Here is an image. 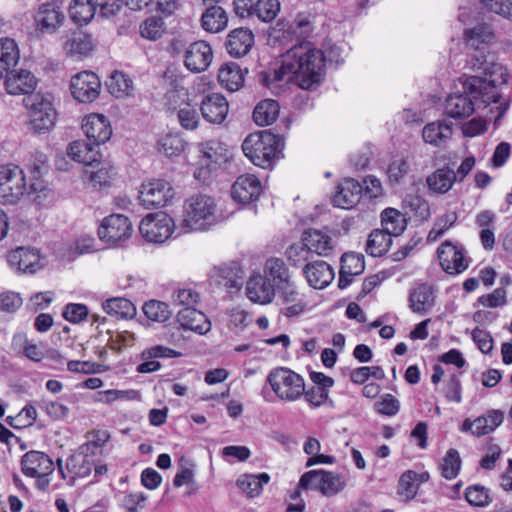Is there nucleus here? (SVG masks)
Here are the masks:
<instances>
[{"instance_id": "obj_8", "label": "nucleus", "mask_w": 512, "mask_h": 512, "mask_svg": "<svg viewBox=\"0 0 512 512\" xmlns=\"http://www.w3.org/2000/svg\"><path fill=\"white\" fill-rule=\"evenodd\" d=\"M171 184L163 179H152L141 185L139 200L147 209L164 207L174 197Z\"/></svg>"}, {"instance_id": "obj_29", "label": "nucleus", "mask_w": 512, "mask_h": 512, "mask_svg": "<svg viewBox=\"0 0 512 512\" xmlns=\"http://www.w3.org/2000/svg\"><path fill=\"white\" fill-rule=\"evenodd\" d=\"M453 129L450 122L437 120L426 124L422 130L424 142L441 147L452 137Z\"/></svg>"}, {"instance_id": "obj_7", "label": "nucleus", "mask_w": 512, "mask_h": 512, "mask_svg": "<svg viewBox=\"0 0 512 512\" xmlns=\"http://www.w3.org/2000/svg\"><path fill=\"white\" fill-rule=\"evenodd\" d=\"M345 485L341 475L324 470L308 471L299 481L300 488L319 490L325 496L337 494L344 489Z\"/></svg>"}, {"instance_id": "obj_14", "label": "nucleus", "mask_w": 512, "mask_h": 512, "mask_svg": "<svg viewBox=\"0 0 512 512\" xmlns=\"http://www.w3.org/2000/svg\"><path fill=\"white\" fill-rule=\"evenodd\" d=\"M82 129L89 140L99 145L108 141L112 135V129L108 119L102 114H89L83 119Z\"/></svg>"}, {"instance_id": "obj_38", "label": "nucleus", "mask_w": 512, "mask_h": 512, "mask_svg": "<svg viewBox=\"0 0 512 512\" xmlns=\"http://www.w3.org/2000/svg\"><path fill=\"white\" fill-rule=\"evenodd\" d=\"M200 152L202 153L201 162L209 163L215 167L228 160V150L222 143L216 140L202 143L200 145Z\"/></svg>"}, {"instance_id": "obj_59", "label": "nucleus", "mask_w": 512, "mask_h": 512, "mask_svg": "<svg viewBox=\"0 0 512 512\" xmlns=\"http://www.w3.org/2000/svg\"><path fill=\"white\" fill-rule=\"evenodd\" d=\"M487 11L512 20V0H480Z\"/></svg>"}, {"instance_id": "obj_60", "label": "nucleus", "mask_w": 512, "mask_h": 512, "mask_svg": "<svg viewBox=\"0 0 512 512\" xmlns=\"http://www.w3.org/2000/svg\"><path fill=\"white\" fill-rule=\"evenodd\" d=\"M270 36L280 43H286L295 39V31L291 23L279 20L275 26L272 27Z\"/></svg>"}, {"instance_id": "obj_25", "label": "nucleus", "mask_w": 512, "mask_h": 512, "mask_svg": "<svg viewBox=\"0 0 512 512\" xmlns=\"http://www.w3.org/2000/svg\"><path fill=\"white\" fill-rule=\"evenodd\" d=\"M61 5L55 3H44L40 6L35 21L37 27L43 33H52L62 23Z\"/></svg>"}, {"instance_id": "obj_9", "label": "nucleus", "mask_w": 512, "mask_h": 512, "mask_svg": "<svg viewBox=\"0 0 512 512\" xmlns=\"http://www.w3.org/2000/svg\"><path fill=\"white\" fill-rule=\"evenodd\" d=\"M131 235L132 223L122 214H111L105 217L98 228L100 240L111 245L126 241Z\"/></svg>"}, {"instance_id": "obj_26", "label": "nucleus", "mask_w": 512, "mask_h": 512, "mask_svg": "<svg viewBox=\"0 0 512 512\" xmlns=\"http://www.w3.org/2000/svg\"><path fill=\"white\" fill-rule=\"evenodd\" d=\"M246 13L236 14L241 18L256 17L261 22H272L280 12V2L278 0H250Z\"/></svg>"}, {"instance_id": "obj_24", "label": "nucleus", "mask_w": 512, "mask_h": 512, "mask_svg": "<svg viewBox=\"0 0 512 512\" xmlns=\"http://www.w3.org/2000/svg\"><path fill=\"white\" fill-rule=\"evenodd\" d=\"M253 44L254 34L252 31L247 28H237L228 34L226 49L231 56L240 58L251 50Z\"/></svg>"}, {"instance_id": "obj_39", "label": "nucleus", "mask_w": 512, "mask_h": 512, "mask_svg": "<svg viewBox=\"0 0 512 512\" xmlns=\"http://www.w3.org/2000/svg\"><path fill=\"white\" fill-rule=\"evenodd\" d=\"M19 50L16 42L11 38L0 39V78L19 60Z\"/></svg>"}, {"instance_id": "obj_45", "label": "nucleus", "mask_w": 512, "mask_h": 512, "mask_svg": "<svg viewBox=\"0 0 512 512\" xmlns=\"http://www.w3.org/2000/svg\"><path fill=\"white\" fill-rule=\"evenodd\" d=\"M173 485L177 488L186 485L189 487L188 495L193 494L197 489L195 486L194 464L184 457L180 459V467L173 479Z\"/></svg>"}, {"instance_id": "obj_64", "label": "nucleus", "mask_w": 512, "mask_h": 512, "mask_svg": "<svg viewBox=\"0 0 512 512\" xmlns=\"http://www.w3.org/2000/svg\"><path fill=\"white\" fill-rule=\"evenodd\" d=\"M178 120L180 125L186 130H194L199 124L198 113L188 105L178 110Z\"/></svg>"}, {"instance_id": "obj_55", "label": "nucleus", "mask_w": 512, "mask_h": 512, "mask_svg": "<svg viewBox=\"0 0 512 512\" xmlns=\"http://www.w3.org/2000/svg\"><path fill=\"white\" fill-rule=\"evenodd\" d=\"M341 269L343 273L350 276L361 274L365 269L363 256L355 253L343 254L341 257Z\"/></svg>"}, {"instance_id": "obj_40", "label": "nucleus", "mask_w": 512, "mask_h": 512, "mask_svg": "<svg viewBox=\"0 0 512 512\" xmlns=\"http://www.w3.org/2000/svg\"><path fill=\"white\" fill-rule=\"evenodd\" d=\"M279 104L272 99H265L257 104L253 111V119L259 126L272 124L279 115Z\"/></svg>"}, {"instance_id": "obj_6", "label": "nucleus", "mask_w": 512, "mask_h": 512, "mask_svg": "<svg viewBox=\"0 0 512 512\" xmlns=\"http://www.w3.org/2000/svg\"><path fill=\"white\" fill-rule=\"evenodd\" d=\"M24 171L16 165L0 166V199L4 204H16L26 194Z\"/></svg>"}, {"instance_id": "obj_34", "label": "nucleus", "mask_w": 512, "mask_h": 512, "mask_svg": "<svg viewBox=\"0 0 512 512\" xmlns=\"http://www.w3.org/2000/svg\"><path fill=\"white\" fill-rule=\"evenodd\" d=\"M218 80L225 89L234 92L243 86L244 75L237 63L229 62L219 69Z\"/></svg>"}, {"instance_id": "obj_15", "label": "nucleus", "mask_w": 512, "mask_h": 512, "mask_svg": "<svg viewBox=\"0 0 512 512\" xmlns=\"http://www.w3.org/2000/svg\"><path fill=\"white\" fill-rule=\"evenodd\" d=\"M437 253L442 268L450 274L460 273L468 266L462 249L450 241H445Z\"/></svg>"}, {"instance_id": "obj_22", "label": "nucleus", "mask_w": 512, "mask_h": 512, "mask_svg": "<svg viewBox=\"0 0 512 512\" xmlns=\"http://www.w3.org/2000/svg\"><path fill=\"white\" fill-rule=\"evenodd\" d=\"M304 275L310 286L316 289H323L334 279V270L325 261L309 262L303 268Z\"/></svg>"}, {"instance_id": "obj_63", "label": "nucleus", "mask_w": 512, "mask_h": 512, "mask_svg": "<svg viewBox=\"0 0 512 512\" xmlns=\"http://www.w3.org/2000/svg\"><path fill=\"white\" fill-rule=\"evenodd\" d=\"M199 294L193 289H177L173 293V301L177 305L184 307H194L199 302Z\"/></svg>"}, {"instance_id": "obj_17", "label": "nucleus", "mask_w": 512, "mask_h": 512, "mask_svg": "<svg viewBox=\"0 0 512 512\" xmlns=\"http://www.w3.org/2000/svg\"><path fill=\"white\" fill-rule=\"evenodd\" d=\"M200 110L206 121L220 124L227 117L229 104L223 95L212 93L203 98Z\"/></svg>"}, {"instance_id": "obj_3", "label": "nucleus", "mask_w": 512, "mask_h": 512, "mask_svg": "<svg viewBox=\"0 0 512 512\" xmlns=\"http://www.w3.org/2000/svg\"><path fill=\"white\" fill-rule=\"evenodd\" d=\"M283 142L281 138L269 131L250 134L242 143V150L251 162L262 168L271 167L279 158Z\"/></svg>"}, {"instance_id": "obj_23", "label": "nucleus", "mask_w": 512, "mask_h": 512, "mask_svg": "<svg viewBox=\"0 0 512 512\" xmlns=\"http://www.w3.org/2000/svg\"><path fill=\"white\" fill-rule=\"evenodd\" d=\"M177 321L184 329L198 334H206L211 329V323L206 315L194 307H184L177 313Z\"/></svg>"}, {"instance_id": "obj_2", "label": "nucleus", "mask_w": 512, "mask_h": 512, "mask_svg": "<svg viewBox=\"0 0 512 512\" xmlns=\"http://www.w3.org/2000/svg\"><path fill=\"white\" fill-rule=\"evenodd\" d=\"M219 219L215 199L198 193L185 200L180 228L183 232L207 231L218 224Z\"/></svg>"}, {"instance_id": "obj_32", "label": "nucleus", "mask_w": 512, "mask_h": 512, "mask_svg": "<svg viewBox=\"0 0 512 512\" xmlns=\"http://www.w3.org/2000/svg\"><path fill=\"white\" fill-rule=\"evenodd\" d=\"M457 180L454 170L442 167L427 176L426 183L430 191L436 194H445Z\"/></svg>"}, {"instance_id": "obj_37", "label": "nucleus", "mask_w": 512, "mask_h": 512, "mask_svg": "<svg viewBox=\"0 0 512 512\" xmlns=\"http://www.w3.org/2000/svg\"><path fill=\"white\" fill-rule=\"evenodd\" d=\"M201 23L206 31L217 33L226 28L228 17L222 7L211 6L203 13Z\"/></svg>"}, {"instance_id": "obj_30", "label": "nucleus", "mask_w": 512, "mask_h": 512, "mask_svg": "<svg viewBox=\"0 0 512 512\" xmlns=\"http://www.w3.org/2000/svg\"><path fill=\"white\" fill-rule=\"evenodd\" d=\"M434 302V291L428 284H420L410 292L409 307L415 313H426L433 307Z\"/></svg>"}, {"instance_id": "obj_58", "label": "nucleus", "mask_w": 512, "mask_h": 512, "mask_svg": "<svg viewBox=\"0 0 512 512\" xmlns=\"http://www.w3.org/2000/svg\"><path fill=\"white\" fill-rule=\"evenodd\" d=\"M94 239L88 235L79 237L66 251V260L73 261L77 256L93 251Z\"/></svg>"}, {"instance_id": "obj_19", "label": "nucleus", "mask_w": 512, "mask_h": 512, "mask_svg": "<svg viewBox=\"0 0 512 512\" xmlns=\"http://www.w3.org/2000/svg\"><path fill=\"white\" fill-rule=\"evenodd\" d=\"M302 240L312 254L319 256H327L334 248V240L331 230L324 229H308L304 231Z\"/></svg>"}, {"instance_id": "obj_41", "label": "nucleus", "mask_w": 512, "mask_h": 512, "mask_svg": "<svg viewBox=\"0 0 512 512\" xmlns=\"http://www.w3.org/2000/svg\"><path fill=\"white\" fill-rule=\"evenodd\" d=\"M95 11V5L91 0H73L69 6L71 20L78 25L89 23Z\"/></svg>"}, {"instance_id": "obj_5", "label": "nucleus", "mask_w": 512, "mask_h": 512, "mask_svg": "<svg viewBox=\"0 0 512 512\" xmlns=\"http://www.w3.org/2000/svg\"><path fill=\"white\" fill-rule=\"evenodd\" d=\"M267 382L276 396L284 401H296L305 392L304 379L288 368L273 369L267 377Z\"/></svg>"}, {"instance_id": "obj_43", "label": "nucleus", "mask_w": 512, "mask_h": 512, "mask_svg": "<svg viewBox=\"0 0 512 512\" xmlns=\"http://www.w3.org/2000/svg\"><path fill=\"white\" fill-rule=\"evenodd\" d=\"M104 311L117 318H132L136 314L134 304L126 298H111L103 304Z\"/></svg>"}, {"instance_id": "obj_61", "label": "nucleus", "mask_w": 512, "mask_h": 512, "mask_svg": "<svg viewBox=\"0 0 512 512\" xmlns=\"http://www.w3.org/2000/svg\"><path fill=\"white\" fill-rule=\"evenodd\" d=\"M109 434L105 431L93 433L92 439L81 445L94 459L102 453L104 444L108 441Z\"/></svg>"}, {"instance_id": "obj_11", "label": "nucleus", "mask_w": 512, "mask_h": 512, "mask_svg": "<svg viewBox=\"0 0 512 512\" xmlns=\"http://www.w3.org/2000/svg\"><path fill=\"white\" fill-rule=\"evenodd\" d=\"M101 82L98 76L89 71H83L72 77L70 92L80 103H91L99 95Z\"/></svg>"}, {"instance_id": "obj_16", "label": "nucleus", "mask_w": 512, "mask_h": 512, "mask_svg": "<svg viewBox=\"0 0 512 512\" xmlns=\"http://www.w3.org/2000/svg\"><path fill=\"white\" fill-rule=\"evenodd\" d=\"M261 191L260 181L251 174L239 176L232 186L233 198L242 204H249L257 200Z\"/></svg>"}, {"instance_id": "obj_1", "label": "nucleus", "mask_w": 512, "mask_h": 512, "mask_svg": "<svg viewBox=\"0 0 512 512\" xmlns=\"http://www.w3.org/2000/svg\"><path fill=\"white\" fill-rule=\"evenodd\" d=\"M272 75L262 74L264 85L269 87L274 81L294 80L302 89H316L325 76L324 53L312 43L302 41L286 51L281 66Z\"/></svg>"}, {"instance_id": "obj_36", "label": "nucleus", "mask_w": 512, "mask_h": 512, "mask_svg": "<svg viewBox=\"0 0 512 512\" xmlns=\"http://www.w3.org/2000/svg\"><path fill=\"white\" fill-rule=\"evenodd\" d=\"M393 233H388L386 230H373L366 243V252L373 257H381L390 248L392 244Z\"/></svg>"}, {"instance_id": "obj_33", "label": "nucleus", "mask_w": 512, "mask_h": 512, "mask_svg": "<svg viewBox=\"0 0 512 512\" xmlns=\"http://www.w3.org/2000/svg\"><path fill=\"white\" fill-rule=\"evenodd\" d=\"M445 112L451 118H466L474 112V103L466 94H454L445 101Z\"/></svg>"}, {"instance_id": "obj_21", "label": "nucleus", "mask_w": 512, "mask_h": 512, "mask_svg": "<svg viewBox=\"0 0 512 512\" xmlns=\"http://www.w3.org/2000/svg\"><path fill=\"white\" fill-rule=\"evenodd\" d=\"M362 190L358 181L352 178L344 179L337 187L333 203L339 208L351 209L360 201Z\"/></svg>"}, {"instance_id": "obj_46", "label": "nucleus", "mask_w": 512, "mask_h": 512, "mask_svg": "<svg viewBox=\"0 0 512 512\" xmlns=\"http://www.w3.org/2000/svg\"><path fill=\"white\" fill-rule=\"evenodd\" d=\"M269 480L270 476L267 473L243 475L237 480V485L249 497H255L260 494L263 484H267Z\"/></svg>"}, {"instance_id": "obj_53", "label": "nucleus", "mask_w": 512, "mask_h": 512, "mask_svg": "<svg viewBox=\"0 0 512 512\" xmlns=\"http://www.w3.org/2000/svg\"><path fill=\"white\" fill-rule=\"evenodd\" d=\"M417 474L413 471H406L402 474L398 484V494L407 502L417 494L418 484L416 483Z\"/></svg>"}, {"instance_id": "obj_18", "label": "nucleus", "mask_w": 512, "mask_h": 512, "mask_svg": "<svg viewBox=\"0 0 512 512\" xmlns=\"http://www.w3.org/2000/svg\"><path fill=\"white\" fill-rule=\"evenodd\" d=\"M246 295L254 303L267 304L274 299L275 287L270 278L254 275L246 283Z\"/></svg>"}, {"instance_id": "obj_52", "label": "nucleus", "mask_w": 512, "mask_h": 512, "mask_svg": "<svg viewBox=\"0 0 512 512\" xmlns=\"http://www.w3.org/2000/svg\"><path fill=\"white\" fill-rule=\"evenodd\" d=\"M95 43L90 34L85 32H77L70 41V52L72 54L88 55L93 51Z\"/></svg>"}, {"instance_id": "obj_54", "label": "nucleus", "mask_w": 512, "mask_h": 512, "mask_svg": "<svg viewBox=\"0 0 512 512\" xmlns=\"http://www.w3.org/2000/svg\"><path fill=\"white\" fill-rule=\"evenodd\" d=\"M36 418V408L32 405H26L16 416H9L7 423L15 429H21L33 425Z\"/></svg>"}, {"instance_id": "obj_13", "label": "nucleus", "mask_w": 512, "mask_h": 512, "mask_svg": "<svg viewBox=\"0 0 512 512\" xmlns=\"http://www.w3.org/2000/svg\"><path fill=\"white\" fill-rule=\"evenodd\" d=\"M21 469L27 477L44 478L54 471V463L47 454L32 450L22 456Z\"/></svg>"}, {"instance_id": "obj_50", "label": "nucleus", "mask_w": 512, "mask_h": 512, "mask_svg": "<svg viewBox=\"0 0 512 512\" xmlns=\"http://www.w3.org/2000/svg\"><path fill=\"white\" fill-rule=\"evenodd\" d=\"M467 45L477 49L479 44L488 43L493 38V32L487 24H477L472 29L466 30Z\"/></svg>"}, {"instance_id": "obj_44", "label": "nucleus", "mask_w": 512, "mask_h": 512, "mask_svg": "<svg viewBox=\"0 0 512 512\" xmlns=\"http://www.w3.org/2000/svg\"><path fill=\"white\" fill-rule=\"evenodd\" d=\"M263 276L270 278V283H272L274 287L291 278L289 269L283 260L279 258H270L265 262Z\"/></svg>"}, {"instance_id": "obj_47", "label": "nucleus", "mask_w": 512, "mask_h": 512, "mask_svg": "<svg viewBox=\"0 0 512 512\" xmlns=\"http://www.w3.org/2000/svg\"><path fill=\"white\" fill-rule=\"evenodd\" d=\"M313 256L308 246L305 245V241L301 239L300 242L290 245L286 250V257L288 262L295 267H305Z\"/></svg>"}, {"instance_id": "obj_27", "label": "nucleus", "mask_w": 512, "mask_h": 512, "mask_svg": "<svg viewBox=\"0 0 512 512\" xmlns=\"http://www.w3.org/2000/svg\"><path fill=\"white\" fill-rule=\"evenodd\" d=\"M37 86L36 77L28 70L12 71L6 79V89L9 94H34Z\"/></svg>"}, {"instance_id": "obj_10", "label": "nucleus", "mask_w": 512, "mask_h": 512, "mask_svg": "<svg viewBox=\"0 0 512 512\" xmlns=\"http://www.w3.org/2000/svg\"><path fill=\"white\" fill-rule=\"evenodd\" d=\"M172 229V218L163 212L148 214L139 225L141 235L153 243L165 242L171 236Z\"/></svg>"}, {"instance_id": "obj_48", "label": "nucleus", "mask_w": 512, "mask_h": 512, "mask_svg": "<svg viewBox=\"0 0 512 512\" xmlns=\"http://www.w3.org/2000/svg\"><path fill=\"white\" fill-rule=\"evenodd\" d=\"M381 223L383 230L393 233L394 236L400 235L405 230L402 215L393 208H387L381 213Z\"/></svg>"}, {"instance_id": "obj_4", "label": "nucleus", "mask_w": 512, "mask_h": 512, "mask_svg": "<svg viewBox=\"0 0 512 512\" xmlns=\"http://www.w3.org/2000/svg\"><path fill=\"white\" fill-rule=\"evenodd\" d=\"M23 104L29 112L27 127L30 132L42 134L54 126L56 111L50 95L30 94L23 99Z\"/></svg>"}, {"instance_id": "obj_35", "label": "nucleus", "mask_w": 512, "mask_h": 512, "mask_svg": "<svg viewBox=\"0 0 512 512\" xmlns=\"http://www.w3.org/2000/svg\"><path fill=\"white\" fill-rule=\"evenodd\" d=\"M97 144L85 141H74L69 145L68 155L76 162L84 165H92L98 161L99 153L96 150Z\"/></svg>"}, {"instance_id": "obj_56", "label": "nucleus", "mask_w": 512, "mask_h": 512, "mask_svg": "<svg viewBox=\"0 0 512 512\" xmlns=\"http://www.w3.org/2000/svg\"><path fill=\"white\" fill-rule=\"evenodd\" d=\"M465 498L468 503L476 507H485L491 502L489 490L481 485H473L466 489Z\"/></svg>"}, {"instance_id": "obj_62", "label": "nucleus", "mask_w": 512, "mask_h": 512, "mask_svg": "<svg viewBox=\"0 0 512 512\" xmlns=\"http://www.w3.org/2000/svg\"><path fill=\"white\" fill-rule=\"evenodd\" d=\"M131 80L121 72H115L108 83V88L111 94L119 97L123 93H127L131 87Z\"/></svg>"}, {"instance_id": "obj_49", "label": "nucleus", "mask_w": 512, "mask_h": 512, "mask_svg": "<svg viewBox=\"0 0 512 512\" xmlns=\"http://www.w3.org/2000/svg\"><path fill=\"white\" fill-rule=\"evenodd\" d=\"M165 32V23L162 18L152 16L144 20L140 25V34L143 38L156 41Z\"/></svg>"}, {"instance_id": "obj_57", "label": "nucleus", "mask_w": 512, "mask_h": 512, "mask_svg": "<svg viewBox=\"0 0 512 512\" xmlns=\"http://www.w3.org/2000/svg\"><path fill=\"white\" fill-rule=\"evenodd\" d=\"M143 312L149 319L158 322H164L170 316L168 305L157 300L146 302L143 306Z\"/></svg>"}, {"instance_id": "obj_31", "label": "nucleus", "mask_w": 512, "mask_h": 512, "mask_svg": "<svg viewBox=\"0 0 512 512\" xmlns=\"http://www.w3.org/2000/svg\"><path fill=\"white\" fill-rule=\"evenodd\" d=\"M95 461L96 459L88 452H85L83 447L80 446L79 449L69 457V461L66 463V468L74 475L71 477V482H74L76 476L81 478L89 476Z\"/></svg>"}, {"instance_id": "obj_51", "label": "nucleus", "mask_w": 512, "mask_h": 512, "mask_svg": "<svg viewBox=\"0 0 512 512\" xmlns=\"http://www.w3.org/2000/svg\"><path fill=\"white\" fill-rule=\"evenodd\" d=\"M460 467L461 458L458 451L455 449L448 450L440 464L442 476L449 480L454 479L458 475Z\"/></svg>"}, {"instance_id": "obj_42", "label": "nucleus", "mask_w": 512, "mask_h": 512, "mask_svg": "<svg viewBox=\"0 0 512 512\" xmlns=\"http://www.w3.org/2000/svg\"><path fill=\"white\" fill-rule=\"evenodd\" d=\"M25 195L39 208L51 204L55 199L54 192L41 180L33 182Z\"/></svg>"}, {"instance_id": "obj_20", "label": "nucleus", "mask_w": 512, "mask_h": 512, "mask_svg": "<svg viewBox=\"0 0 512 512\" xmlns=\"http://www.w3.org/2000/svg\"><path fill=\"white\" fill-rule=\"evenodd\" d=\"M7 261L12 268L24 273H35L41 268L40 256L35 249L17 248L8 254Z\"/></svg>"}, {"instance_id": "obj_28", "label": "nucleus", "mask_w": 512, "mask_h": 512, "mask_svg": "<svg viewBox=\"0 0 512 512\" xmlns=\"http://www.w3.org/2000/svg\"><path fill=\"white\" fill-rule=\"evenodd\" d=\"M503 413L494 410L488 413L486 416L476 418L474 421L466 419L463 422L462 430H470L475 436H482L494 431L503 422Z\"/></svg>"}, {"instance_id": "obj_12", "label": "nucleus", "mask_w": 512, "mask_h": 512, "mask_svg": "<svg viewBox=\"0 0 512 512\" xmlns=\"http://www.w3.org/2000/svg\"><path fill=\"white\" fill-rule=\"evenodd\" d=\"M212 60V48L205 41L191 43L184 52V65L193 73H201L207 70Z\"/></svg>"}]
</instances>
